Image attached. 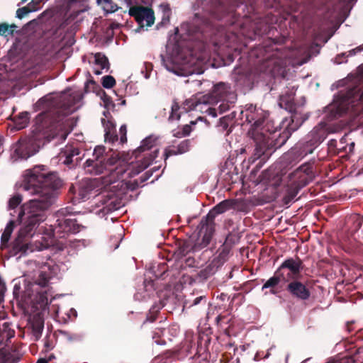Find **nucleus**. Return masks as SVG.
Here are the masks:
<instances>
[{
  "label": "nucleus",
  "mask_w": 363,
  "mask_h": 363,
  "mask_svg": "<svg viewBox=\"0 0 363 363\" xmlns=\"http://www.w3.org/2000/svg\"><path fill=\"white\" fill-rule=\"evenodd\" d=\"M160 8L162 11V19L161 21L162 24H167L169 21V17L171 14V10L168 5H161Z\"/></svg>",
  "instance_id": "obj_22"
},
{
  "label": "nucleus",
  "mask_w": 363,
  "mask_h": 363,
  "mask_svg": "<svg viewBox=\"0 0 363 363\" xmlns=\"http://www.w3.org/2000/svg\"><path fill=\"white\" fill-rule=\"evenodd\" d=\"M157 140L158 138L153 135L147 137L142 141L140 146L138 148L136 152H144L150 150L157 144Z\"/></svg>",
  "instance_id": "obj_13"
},
{
  "label": "nucleus",
  "mask_w": 363,
  "mask_h": 363,
  "mask_svg": "<svg viewBox=\"0 0 363 363\" xmlns=\"http://www.w3.org/2000/svg\"><path fill=\"white\" fill-rule=\"evenodd\" d=\"M36 363H48V360L44 358L39 359Z\"/></svg>",
  "instance_id": "obj_37"
},
{
  "label": "nucleus",
  "mask_w": 363,
  "mask_h": 363,
  "mask_svg": "<svg viewBox=\"0 0 363 363\" xmlns=\"http://www.w3.org/2000/svg\"><path fill=\"white\" fill-rule=\"evenodd\" d=\"M98 4L107 13H113L118 9V6L111 0H97Z\"/></svg>",
  "instance_id": "obj_17"
},
{
  "label": "nucleus",
  "mask_w": 363,
  "mask_h": 363,
  "mask_svg": "<svg viewBox=\"0 0 363 363\" xmlns=\"http://www.w3.org/2000/svg\"><path fill=\"white\" fill-rule=\"evenodd\" d=\"M217 95H201L197 94L196 96L187 99L184 103L183 109L187 112L194 109H199L200 106L203 104H214L218 101Z\"/></svg>",
  "instance_id": "obj_5"
},
{
  "label": "nucleus",
  "mask_w": 363,
  "mask_h": 363,
  "mask_svg": "<svg viewBox=\"0 0 363 363\" xmlns=\"http://www.w3.org/2000/svg\"><path fill=\"white\" fill-rule=\"evenodd\" d=\"M206 112H208V115H211L213 117L216 118L217 116V113L216 112V110L215 109H213V108H208L207 110H206Z\"/></svg>",
  "instance_id": "obj_35"
},
{
  "label": "nucleus",
  "mask_w": 363,
  "mask_h": 363,
  "mask_svg": "<svg viewBox=\"0 0 363 363\" xmlns=\"http://www.w3.org/2000/svg\"><path fill=\"white\" fill-rule=\"evenodd\" d=\"M288 269L292 274L299 272L301 268V261L299 259H289L285 260L279 269Z\"/></svg>",
  "instance_id": "obj_11"
},
{
  "label": "nucleus",
  "mask_w": 363,
  "mask_h": 363,
  "mask_svg": "<svg viewBox=\"0 0 363 363\" xmlns=\"http://www.w3.org/2000/svg\"><path fill=\"white\" fill-rule=\"evenodd\" d=\"M59 184L57 176L44 166H35L26 172L20 188L26 195L35 196V198L23 205L19 213L23 225L13 245L16 255H28L57 245L51 227L43 230L40 229L38 233L34 230L45 220V211L52 204L54 189Z\"/></svg>",
  "instance_id": "obj_1"
},
{
  "label": "nucleus",
  "mask_w": 363,
  "mask_h": 363,
  "mask_svg": "<svg viewBox=\"0 0 363 363\" xmlns=\"http://www.w3.org/2000/svg\"><path fill=\"white\" fill-rule=\"evenodd\" d=\"M189 149V142L188 140H184L182 141L179 145H178V150L176 151H172L170 150H165L164 152V156L165 159H167L169 155H177V154H182L188 151Z\"/></svg>",
  "instance_id": "obj_16"
},
{
  "label": "nucleus",
  "mask_w": 363,
  "mask_h": 363,
  "mask_svg": "<svg viewBox=\"0 0 363 363\" xmlns=\"http://www.w3.org/2000/svg\"><path fill=\"white\" fill-rule=\"evenodd\" d=\"M203 228H204V226L201 227V232H202V231H203Z\"/></svg>",
  "instance_id": "obj_42"
},
{
  "label": "nucleus",
  "mask_w": 363,
  "mask_h": 363,
  "mask_svg": "<svg viewBox=\"0 0 363 363\" xmlns=\"http://www.w3.org/2000/svg\"><path fill=\"white\" fill-rule=\"evenodd\" d=\"M287 289L292 296L301 300H306L310 296L309 290L299 281H292L288 285Z\"/></svg>",
  "instance_id": "obj_7"
},
{
  "label": "nucleus",
  "mask_w": 363,
  "mask_h": 363,
  "mask_svg": "<svg viewBox=\"0 0 363 363\" xmlns=\"http://www.w3.org/2000/svg\"><path fill=\"white\" fill-rule=\"evenodd\" d=\"M12 30H10L8 26L5 24L0 25V34L2 35L7 36L9 34H11Z\"/></svg>",
  "instance_id": "obj_32"
},
{
  "label": "nucleus",
  "mask_w": 363,
  "mask_h": 363,
  "mask_svg": "<svg viewBox=\"0 0 363 363\" xmlns=\"http://www.w3.org/2000/svg\"><path fill=\"white\" fill-rule=\"evenodd\" d=\"M6 291L5 284L0 279V298H2Z\"/></svg>",
  "instance_id": "obj_33"
},
{
  "label": "nucleus",
  "mask_w": 363,
  "mask_h": 363,
  "mask_svg": "<svg viewBox=\"0 0 363 363\" xmlns=\"http://www.w3.org/2000/svg\"><path fill=\"white\" fill-rule=\"evenodd\" d=\"M294 93L289 96L287 94H283L280 96L281 103L285 104L286 105H292L294 103Z\"/></svg>",
  "instance_id": "obj_26"
},
{
  "label": "nucleus",
  "mask_w": 363,
  "mask_h": 363,
  "mask_svg": "<svg viewBox=\"0 0 363 363\" xmlns=\"http://www.w3.org/2000/svg\"><path fill=\"white\" fill-rule=\"evenodd\" d=\"M338 360L336 358H330L328 359L325 363H337Z\"/></svg>",
  "instance_id": "obj_36"
},
{
  "label": "nucleus",
  "mask_w": 363,
  "mask_h": 363,
  "mask_svg": "<svg viewBox=\"0 0 363 363\" xmlns=\"http://www.w3.org/2000/svg\"><path fill=\"white\" fill-rule=\"evenodd\" d=\"M229 206L230 204L227 201L220 202L207 214L206 218L211 220L213 219L216 215L226 211L228 209Z\"/></svg>",
  "instance_id": "obj_14"
},
{
  "label": "nucleus",
  "mask_w": 363,
  "mask_h": 363,
  "mask_svg": "<svg viewBox=\"0 0 363 363\" xmlns=\"http://www.w3.org/2000/svg\"><path fill=\"white\" fill-rule=\"evenodd\" d=\"M296 118V115L293 116L292 121H294Z\"/></svg>",
  "instance_id": "obj_40"
},
{
  "label": "nucleus",
  "mask_w": 363,
  "mask_h": 363,
  "mask_svg": "<svg viewBox=\"0 0 363 363\" xmlns=\"http://www.w3.org/2000/svg\"><path fill=\"white\" fill-rule=\"evenodd\" d=\"M199 58L191 56L189 59L184 57L182 53L163 60L167 70L178 76H186L194 72L193 67L199 65Z\"/></svg>",
  "instance_id": "obj_3"
},
{
  "label": "nucleus",
  "mask_w": 363,
  "mask_h": 363,
  "mask_svg": "<svg viewBox=\"0 0 363 363\" xmlns=\"http://www.w3.org/2000/svg\"><path fill=\"white\" fill-rule=\"evenodd\" d=\"M94 72L96 74H101L102 70L108 69V62L106 57L101 53H96L94 55Z\"/></svg>",
  "instance_id": "obj_9"
},
{
  "label": "nucleus",
  "mask_w": 363,
  "mask_h": 363,
  "mask_svg": "<svg viewBox=\"0 0 363 363\" xmlns=\"http://www.w3.org/2000/svg\"><path fill=\"white\" fill-rule=\"evenodd\" d=\"M157 154L158 149H155L152 152V153L150 155L148 159H145V160L143 162L141 167H140V169L137 171L136 173H139L140 172L146 169L151 164V162L157 157Z\"/></svg>",
  "instance_id": "obj_20"
},
{
  "label": "nucleus",
  "mask_w": 363,
  "mask_h": 363,
  "mask_svg": "<svg viewBox=\"0 0 363 363\" xmlns=\"http://www.w3.org/2000/svg\"><path fill=\"white\" fill-rule=\"evenodd\" d=\"M206 230L208 231L207 234L203 236V245H207L211 240L212 235V229L211 228H208L206 226Z\"/></svg>",
  "instance_id": "obj_30"
},
{
  "label": "nucleus",
  "mask_w": 363,
  "mask_h": 363,
  "mask_svg": "<svg viewBox=\"0 0 363 363\" xmlns=\"http://www.w3.org/2000/svg\"><path fill=\"white\" fill-rule=\"evenodd\" d=\"M179 106L177 103L174 102L172 106V112L169 116V120L174 121H178L180 118L181 112H179Z\"/></svg>",
  "instance_id": "obj_21"
},
{
  "label": "nucleus",
  "mask_w": 363,
  "mask_h": 363,
  "mask_svg": "<svg viewBox=\"0 0 363 363\" xmlns=\"http://www.w3.org/2000/svg\"><path fill=\"white\" fill-rule=\"evenodd\" d=\"M279 282V278L277 277H272L268 279L266 283L263 285L262 289L267 288L274 287L277 285Z\"/></svg>",
  "instance_id": "obj_25"
},
{
  "label": "nucleus",
  "mask_w": 363,
  "mask_h": 363,
  "mask_svg": "<svg viewBox=\"0 0 363 363\" xmlns=\"http://www.w3.org/2000/svg\"><path fill=\"white\" fill-rule=\"evenodd\" d=\"M116 84L115 79L110 75L105 76L102 78V85L104 88H112Z\"/></svg>",
  "instance_id": "obj_23"
},
{
  "label": "nucleus",
  "mask_w": 363,
  "mask_h": 363,
  "mask_svg": "<svg viewBox=\"0 0 363 363\" xmlns=\"http://www.w3.org/2000/svg\"><path fill=\"white\" fill-rule=\"evenodd\" d=\"M6 359L5 352L2 350H0V363H5Z\"/></svg>",
  "instance_id": "obj_34"
},
{
  "label": "nucleus",
  "mask_w": 363,
  "mask_h": 363,
  "mask_svg": "<svg viewBox=\"0 0 363 363\" xmlns=\"http://www.w3.org/2000/svg\"><path fill=\"white\" fill-rule=\"evenodd\" d=\"M28 144L25 142H21L18 147L15 150V153L21 159H27L29 157L33 155L38 150H34L33 151L25 152L28 148Z\"/></svg>",
  "instance_id": "obj_15"
},
{
  "label": "nucleus",
  "mask_w": 363,
  "mask_h": 363,
  "mask_svg": "<svg viewBox=\"0 0 363 363\" xmlns=\"http://www.w3.org/2000/svg\"><path fill=\"white\" fill-rule=\"evenodd\" d=\"M105 130H106V133H105L106 140H108L111 143H114L115 141H116L118 140L117 135H113L111 133V130H107V128L106 127Z\"/></svg>",
  "instance_id": "obj_28"
},
{
  "label": "nucleus",
  "mask_w": 363,
  "mask_h": 363,
  "mask_svg": "<svg viewBox=\"0 0 363 363\" xmlns=\"http://www.w3.org/2000/svg\"><path fill=\"white\" fill-rule=\"evenodd\" d=\"M13 227L14 225L13 221H10L6 226L1 238V242L3 243H6L9 241L11 235L13 230Z\"/></svg>",
  "instance_id": "obj_19"
},
{
  "label": "nucleus",
  "mask_w": 363,
  "mask_h": 363,
  "mask_svg": "<svg viewBox=\"0 0 363 363\" xmlns=\"http://www.w3.org/2000/svg\"><path fill=\"white\" fill-rule=\"evenodd\" d=\"M43 328V318L40 314L30 317L28 320V329L31 330L34 340H38L41 337Z\"/></svg>",
  "instance_id": "obj_6"
},
{
  "label": "nucleus",
  "mask_w": 363,
  "mask_h": 363,
  "mask_svg": "<svg viewBox=\"0 0 363 363\" xmlns=\"http://www.w3.org/2000/svg\"><path fill=\"white\" fill-rule=\"evenodd\" d=\"M21 119L22 123L18 125V128L21 129L24 128L28 121V114L26 113L21 114Z\"/></svg>",
  "instance_id": "obj_31"
},
{
  "label": "nucleus",
  "mask_w": 363,
  "mask_h": 363,
  "mask_svg": "<svg viewBox=\"0 0 363 363\" xmlns=\"http://www.w3.org/2000/svg\"><path fill=\"white\" fill-rule=\"evenodd\" d=\"M66 137H67V134L63 133V134L62 135V137H61V138H62V139L65 140Z\"/></svg>",
  "instance_id": "obj_38"
},
{
  "label": "nucleus",
  "mask_w": 363,
  "mask_h": 363,
  "mask_svg": "<svg viewBox=\"0 0 363 363\" xmlns=\"http://www.w3.org/2000/svg\"><path fill=\"white\" fill-rule=\"evenodd\" d=\"M49 267L46 264H43L40 266V269L38 271L39 279L36 280V283L41 286H45L49 281L51 276L50 274L48 273Z\"/></svg>",
  "instance_id": "obj_12"
},
{
  "label": "nucleus",
  "mask_w": 363,
  "mask_h": 363,
  "mask_svg": "<svg viewBox=\"0 0 363 363\" xmlns=\"http://www.w3.org/2000/svg\"><path fill=\"white\" fill-rule=\"evenodd\" d=\"M79 154V150L78 148L68 147L65 151V155L66 157L64 163L66 164H69L73 162L72 157L74 156H77Z\"/></svg>",
  "instance_id": "obj_18"
},
{
  "label": "nucleus",
  "mask_w": 363,
  "mask_h": 363,
  "mask_svg": "<svg viewBox=\"0 0 363 363\" xmlns=\"http://www.w3.org/2000/svg\"><path fill=\"white\" fill-rule=\"evenodd\" d=\"M218 89V86L214 87L213 94H216V90Z\"/></svg>",
  "instance_id": "obj_39"
},
{
  "label": "nucleus",
  "mask_w": 363,
  "mask_h": 363,
  "mask_svg": "<svg viewBox=\"0 0 363 363\" xmlns=\"http://www.w3.org/2000/svg\"><path fill=\"white\" fill-rule=\"evenodd\" d=\"M126 133H127V128L125 125H123L120 128V134H121V143H124L127 141L126 138Z\"/></svg>",
  "instance_id": "obj_29"
},
{
  "label": "nucleus",
  "mask_w": 363,
  "mask_h": 363,
  "mask_svg": "<svg viewBox=\"0 0 363 363\" xmlns=\"http://www.w3.org/2000/svg\"><path fill=\"white\" fill-rule=\"evenodd\" d=\"M58 232L62 230L65 233H77L80 230V226L75 220L66 218L60 221Z\"/></svg>",
  "instance_id": "obj_10"
},
{
  "label": "nucleus",
  "mask_w": 363,
  "mask_h": 363,
  "mask_svg": "<svg viewBox=\"0 0 363 363\" xmlns=\"http://www.w3.org/2000/svg\"><path fill=\"white\" fill-rule=\"evenodd\" d=\"M352 94H349L347 99L345 98H335L333 102L330 105V111L335 112V114H342L347 111L348 107H346L349 104V98L352 96Z\"/></svg>",
  "instance_id": "obj_8"
},
{
  "label": "nucleus",
  "mask_w": 363,
  "mask_h": 363,
  "mask_svg": "<svg viewBox=\"0 0 363 363\" xmlns=\"http://www.w3.org/2000/svg\"><path fill=\"white\" fill-rule=\"evenodd\" d=\"M99 96H100L101 99L104 102V106L105 107H109L110 105H111V101L110 98L106 94V93L104 91H101L99 93Z\"/></svg>",
  "instance_id": "obj_27"
},
{
  "label": "nucleus",
  "mask_w": 363,
  "mask_h": 363,
  "mask_svg": "<svg viewBox=\"0 0 363 363\" xmlns=\"http://www.w3.org/2000/svg\"><path fill=\"white\" fill-rule=\"evenodd\" d=\"M104 152L103 147H96L94 150L96 161L87 160L85 169L90 174H100L107 172L108 175L105 177L84 180L79 191V195L82 200L89 199L93 196L96 203L101 201L104 197L106 196L105 194L108 185L114 183L118 178V172H116L118 160L116 157H111L106 161H99V157Z\"/></svg>",
  "instance_id": "obj_2"
},
{
  "label": "nucleus",
  "mask_w": 363,
  "mask_h": 363,
  "mask_svg": "<svg viewBox=\"0 0 363 363\" xmlns=\"http://www.w3.org/2000/svg\"><path fill=\"white\" fill-rule=\"evenodd\" d=\"M129 13L135 18L141 27H150L155 23L154 12L150 9L133 6L130 9Z\"/></svg>",
  "instance_id": "obj_4"
},
{
  "label": "nucleus",
  "mask_w": 363,
  "mask_h": 363,
  "mask_svg": "<svg viewBox=\"0 0 363 363\" xmlns=\"http://www.w3.org/2000/svg\"><path fill=\"white\" fill-rule=\"evenodd\" d=\"M22 201V198L20 195L17 194L11 197L9 201V208H15L17 207Z\"/></svg>",
  "instance_id": "obj_24"
},
{
  "label": "nucleus",
  "mask_w": 363,
  "mask_h": 363,
  "mask_svg": "<svg viewBox=\"0 0 363 363\" xmlns=\"http://www.w3.org/2000/svg\"><path fill=\"white\" fill-rule=\"evenodd\" d=\"M259 123V121H258L255 122V125H258Z\"/></svg>",
  "instance_id": "obj_41"
}]
</instances>
